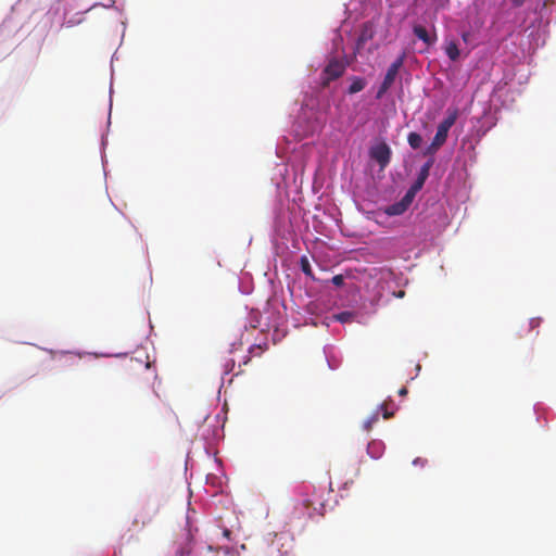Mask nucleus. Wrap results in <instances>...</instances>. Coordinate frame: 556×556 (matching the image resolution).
I'll use <instances>...</instances> for the list:
<instances>
[{
    "mask_svg": "<svg viewBox=\"0 0 556 556\" xmlns=\"http://www.w3.org/2000/svg\"><path fill=\"white\" fill-rule=\"evenodd\" d=\"M402 65H403V56L395 60L389 66L387 74L383 78V81L377 91V94H376L377 99H381L384 96V93L391 88Z\"/></svg>",
    "mask_w": 556,
    "mask_h": 556,
    "instance_id": "3",
    "label": "nucleus"
},
{
    "mask_svg": "<svg viewBox=\"0 0 556 556\" xmlns=\"http://www.w3.org/2000/svg\"><path fill=\"white\" fill-rule=\"evenodd\" d=\"M540 324V320L539 319H531L530 320V327L531 328H534V327H538Z\"/></svg>",
    "mask_w": 556,
    "mask_h": 556,
    "instance_id": "20",
    "label": "nucleus"
},
{
    "mask_svg": "<svg viewBox=\"0 0 556 556\" xmlns=\"http://www.w3.org/2000/svg\"><path fill=\"white\" fill-rule=\"evenodd\" d=\"M383 443L380 441H371L367 445V453L372 458H379L382 455L383 452Z\"/></svg>",
    "mask_w": 556,
    "mask_h": 556,
    "instance_id": "8",
    "label": "nucleus"
},
{
    "mask_svg": "<svg viewBox=\"0 0 556 556\" xmlns=\"http://www.w3.org/2000/svg\"><path fill=\"white\" fill-rule=\"evenodd\" d=\"M333 318H334V320H337L341 324H345V323L353 321L355 318V314L353 312L344 311V312L333 315Z\"/></svg>",
    "mask_w": 556,
    "mask_h": 556,
    "instance_id": "13",
    "label": "nucleus"
},
{
    "mask_svg": "<svg viewBox=\"0 0 556 556\" xmlns=\"http://www.w3.org/2000/svg\"><path fill=\"white\" fill-rule=\"evenodd\" d=\"M379 409L382 412V415H383V418H384V419H389L390 417H392V416H393V412H390V410L388 409V405H387V403L381 404V405L379 406Z\"/></svg>",
    "mask_w": 556,
    "mask_h": 556,
    "instance_id": "17",
    "label": "nucleus"
},
{
    "mask_svg": "<svg viewBox=\"0 0 556 556\" xmlns=\"http://www.w3.org/2000/svg\"><path fill=\"white\" fill-rule=\"evenodd\" d=\"M331 282L336 287H341L344 283V277L342 275H336V276L332 277Z\"/></svg>",
    "mask_w": 556,
    "mask_h": 556,
    "instance_id": "18",
    "label": "nucleus"
},
{
    "mask_svg": "<svg viewBox=\"0 0 556 556\" xmlns=\"http://www.w3.org/2000/svg\"><path fill=\"white\" fill-rule=\"evenodd\" d=\"M456 118L457 114L456 112H454L439 124L432 142L430 143V146L427 147V149L424 152L425 155L435 154L438 150L445 143L448 136V131L451 127L455 124Z\"/></svg>",
    "mask_w": 556,
    "mask_h": 556,
    "instance_id": "1",
    "label": "nucleus"
},
{
    "mask_svg": "<svg viewBox=\"0 0 556 556\" xmlns=\"http://www.w3.org/2000/svg\"><path fill=\"white\" fill-rule=\"evenodd\" d=\"M406 211L407 208L405 207V204H403L401 201L387 206L384 210L386 214L389 216L402 215Z\"/></svg>",
    "mask_w": 556,
    "mask_h": 556,
    "instance_id": "10",
    "label": "nucleus"
},
{
    "mask_svg": "<svg viewBox=\"0 0 556 556\" xmlns=\"http://www.w3.org/2000/svg\"><path fill=\"white\" fill-rule=\"evenodd\" d=\"M365 87H366V80L362 77L354 76V77H352V83L349 87L348 92L350 94H354V93L362 91Z\"/></svg>",
    "mask_w": 556,
    "mask_h": 556,
    "instance_id": "9",
    "label": "nucleus"
},
{
    "mask_svg": "<svg viewBox=\"0 0 556 556\" xmlns=\"http://www.w3.org/2000/svg\"><path fill=\"white\" fill-rule=\"evenodd\" d=\"M408 144L412 149H418L421 146L422 138L418 132H409L407 136Z\"/></svg>",
    "mask_w": 556,
    "mask_h": 556,
    "instance_id": "14",
    "label": "nucleus"
},
{
    "mask_svg": "<svg viewBox=\"0 0 556 556\" xmlns=\"http://www.w3.org/2000/svg\"><path fill=\"white\" fill-rule=\"evenodd\" d=\"M446 55L452 61H456L459 58V49L455 41H451L447 43L445 48Z\"/></svg>",
    "mask_w": 556,
    "mask_h": 556,
    "instance_id": "11",
    "label": "nucleus"
},
{
    "mask_svg": "<svg viewBox=\"0 0 556 556\" xmlns=\"http://www.w3.org/2000/svg\"><path fill=\"white\" fill-rule=\"evenodd\" d=\"M433 164V160H429L427 163H425L417 176V179L414 181V184L410 186L414 190L419 191L424 187L427 178L429 177L430 168Z\"/></svg>",
    "mask_w": 556,
    "mask_h": 556,
    "instance_id": "6",
    "label": "nucleus"
},
{
    "mask_svg": "<svg viewBox=\"0 0 556 556\" xmlns=\"http://www.w3.org/2000/svg\"><path fill=\"white\" fill-rule=\"evenodd\" d=\"M413 33L414 35L420 39L421 41H424V43L426 46H431L434 43L435 41V37H431L428 33V30L426 29V27H424L422 25H414L413 27Z\"/></svg>",
    "mask_w": 556,
    "mask_h": 556,
    "instance_id": "7",
    "label": "nucleus"
},
{
    "mask_svg": "<svg viewBox=\"0 0 556 556\" xmlns=\"http://www.w3.org/2000/svg\"><path fill=\"white\" fill-rule=\"evenodd\" d=\"M230 533L231 532L228 529H225L224 532H223L224 536H226V538H229Z\"/></svg>",
    "mask_w": 556,
    "mask_h": 556,
    "instance_id": "23",
    "label": "nucleus"
},
{
    "mask_svg": "<svg viewBox=\"0 0 556 556\" xmlns=\"http://www.w3.org/2000/svg\"><path fill=\"white\" fill-rule=\"evenodd\" d=\"M418 191L414 190L412 187L407 190V192L405 193V195L401 199V202L403 204H405V207L408 208L409 205L412 204L416 193Z\"/></svg>",
    "mask_w": 556,
    "mask_h": 556,
    "instance_id": "15",
    "label": "nucleus"
},
{
    "mask_svg": "<svg viewBox=\"0 0 556 556\" xmlns=\"http://www.w3.org/2000/svg\"><path fill=\"white\" fill-rule=\"evenodd\" d=\"M403 295H404V292H403V291H401V292L399 293V296H403Z\"/></svg>",
    "mask_w": 556,
    "mask_h": 556,
    "instance_id": "24",
    "label": "nucleus"
},
{
    "mask_svg": "<svg viewBox=\"0 0 556 556\" xmlns=\"http://www.w3.org/2000/svg\"><path fill=\"white\" fill-rule=\"evenodd\" d=\"M159 511L157 506L148 505V504H141L138 506L137 511L135 514L132 525L136 528H144L147 525L152 522L154 517L156 516Z\"/></svg>",
    "mask_w": 556,
    "mask_h": 556,
    "instance_id": "2",
    "label": "nucleus"
},
{
    "mask_svg": "<svg viewBox=\"0 0 556 556\" xmlns=\"http://www.w3.org/2000/svg\"><path fill=\"white\" fill-rule=\"evenodd\" d=\"M379 420L378 412L374 413L363 425L365 431L369 432L372 426Z\"/></svg>",
    "mask_w": 556,
    "mask_h": 556,
    "instance_id": "16",
    "label": "nucleus"
},
{
    "mask_svg": "<svg viewBox=\"0 0 556 556\" xmlns=\"http://www.w3.org/2000/svg\"><path fill=\"white\" fill-rule=\"evenodd\" d=\"M370 157L375 160L381 168H384L391 160V149L386 142L372 147L369 151Z\"/></svg>",
    "mask_w": 556,
    "mask_h": 556,
    "instance_id": "5",
    "label": "nucleus"
},
{
    "mask_svg": "<svg viewBox=\"0 0 556 556\" xmlns=\"http://www.w3.org/2000/svg\"><path fill=\"white\" fill-rule=\"evenodd\" d=\"M300 267H301V270L307 277H309L311 279L315 280V277H314V274H313V270H312V267H311V263H309L308 258L305 255H303L300 258Z\"/></svg>",
    "mask_w": 556,
    "mask_h": 556,
    "instance_id": "12",
    "label": "nucleus"
},
{
    "mask_svg": "<svg viewBox=\"0 0 556 556\" xmlns=\"http://www.w3.org/2000/svg\"><path fill=\"white\" fill-rule=\"evenodd\" d=\"M513 7L519 8L523 5L528 0H509Z\"/></svg>",
    "mask_w": 556,
    "mask_h": 556,
    "instance_id": "19",
    "label": "nucleus"
},
{
    "mask_svg": "<svg viewBox=\"0 0 556 556\" xmlns=\"http://www.w3.org/2000/svg\"><path fill=\"white\" fill-rule=\"evenodd\" d=\"M345 66L338 60H331L321 73V86L328 87L332 80L338 79L343 75Z\"/></svg>",
    "mask_w": 556,
    "mask_h": 556,
    "instance_id": "4",
    "label": "nucleus"
},
{
    "mask_svg": "<svg viewBox=\"0 0 556 556\" xmlns=\"http://www.w3.org/2000/svg\"><path fill=\"white\" fill-rule=\"evenodd\" d=\"M426 463V459H421V458H416L413 464L414 465H424Z\"/></svg>",
    "mask_w": 556,
    "mask_h": 556,
    "instance_id": "21",
    "label": "nucleus"
},
{
    "mask_svg": "<svg viewBox=\"0 0 556 556\" xmlns=\"http://www.w3.org/2000/svg\"><path fill=\"white\" fill-rule=\"evenodd\" d=\"M399 394H400L401 396L406 395V394H407V389H406V388H402V389H400Z\"/></svg>",
    "mask_w": 556,
    "mask_h": 556,
    "instance_id": "22",
    "label": "nucleus"
},
{
    "mask_svg": "<svg viewBox=\"0 0 556 556\" xmlns=\"http://www.w3.org/2000/svg\"><path fill=\"white\" fill-rule=\"evenodd\" d=\"M149 366H150V365H149V363H147V364L144 365V368H146V369H148V368H149Z\"/></svg>",
    "mask_w": 556,
    "mask_h": 556,
    "instance_id": "25",
    "label": "nucleus"
}]
</instances>
